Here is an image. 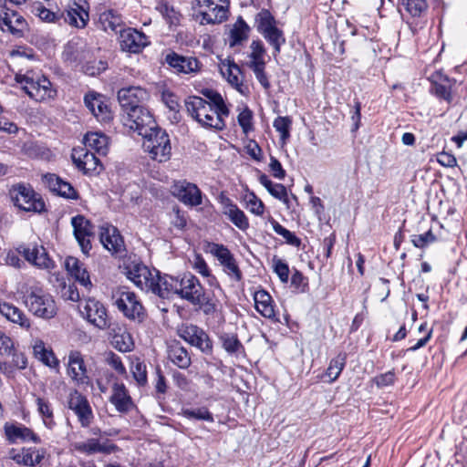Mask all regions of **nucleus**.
Masks as SVG:
<instances>
[{
  "label": "nucleus",
  "instance_id": "28",
  "mask_svg": "<svg viewBox=\"0 0 467 467\" xmlns=\"http://www.w3.org/2000/svg\"><path fill=\"white\" fill-rule=\"evenodd\" d=\"M97 10L99 13V22L103 30L117 33L122 29L123 20L117 11L108 8L105 5H99Z\"/></svg>",
  "mask_w": 467,
  "mask_h": 467
},
{
  "label": "nucleus",
  "instance_id": "53",
  "mask_svg": "<svg viewBox=\"0 0 467 467\" xmlns=\"http://www.w3.org/2000/svg\"><path fill=\"white\" fill-rule=\"evenodd\" d=\"M193 270L204 277H211L215 280V277L211 275L210 268L201 254H194L193 258L190 261Z\"/></svg>",
  "mask_w": 467,
  "mask_h": 467
},
{
  "label": "nucleus",
  "instance_id": "35",
  "mask_svg": "<svg viewBox=\"0 0 467 467\" xmlns=\"http://www.w3.org/2000/svg\"><path fill=\"white\" fill-rule=\"evenodd\" d=\"M111 345L117 350H131L133 340L126 327L116 326L111 328Z\"/></svg>",
  "mask_w": 467,
  "mask_h": 467
},
{
  "label": "nucleus",
  "instance_id": "55",
  "mask_svg": "<svg viewBox=\"0 0 467 467\" xmlns=\"http://www.w3.org/2000/svg\"><path fill=\"white\" fill-rule=\"evenodd\" d=\"M274 272L278 275L282 283H287L289 278V267L282 259L275 256L273 258Z\"/></svg>",
  "mask_w": 467,
  "mask_h": 467
},
{
  "label": "nucleus",
  "instance_id": "51",
  "mask_svg": "<svg viewBox=\"0 0 467 467\" xmlns=\"http://www.w3.org/2000/svg\"><path fill=\"white\" fill-rule=\"evenodd\" d=\"M292 119L290 117H277L273 123L274 128L280 133V139L283 143H285L290 137V128Z\"/></svg>",
  "mask_w": 467,
  "mask_h": 467
},
{
  "label": "nucleus",
  "instance_id": "26",
  "mask_svg": "<svg viewBox=\"0 0 467 467\" xmlns=\"http://www.w3.org/2000/svg\"><path fill=\"white\" fill-rule=\"evenodd\" d=\"M99 239L103 246L112 254H118L124 249V242L118 229L109 224L101 225Z\"/></svg>",
  "mask_w": 467,
  "mask_h": 467
},
{
  "label": "nucleus",
  "instance_id": "56",
  "mask_svg": "<svg viewBox=\"0 0 467 467\" xmlns=\"http://www.w3.org/2000/svg\"><path fill=\"white\" fill-rule=\"evenodd\" d=\"M183 415L188 419L202 420L213 422V417L206 408H198L194 410H184Z\"/></svg>",
  "mask_w": 467,
  "mask_h": 467
},
{
  "label": "nucleus",
  "instance_id": "34",
  "mask_svg": "<svg viewBox=\"0 0 467 467\" xmlns=\"http://www.w3.org/2000/svg\"><path fill=\"white\" fill-rule=\"evenodd\" d=\"M64 19L70 26L78 28H83L87 26L89 16L85 5L74 3L73 5L66 11Z\"/></svg>",
  "mask_w": 467,
  "mask_h": 467
},
{
  "label": "nucleus",
  "instance_id": "27",
  "mask_svg": "<svg viewBox=\"0 0 467 467\" xmlns=\"http://www.w3.org/2000/svg\"><path fill=\"white\" fill-rule=\"evenodd\" d=\"M42 180L47 187H48L51 192L57 193V195L67 199H78L77 191L73 188V186L69 182L63 181L56 174L47 173L43 175Z\"/></svg>",
  "mask_w": 467,
  "mask_h": 467
},
{
  "label": "nucleus",
  "instance_id": "15",
  "mask_svg": "<svg viewBox=\"0 0 467 467\" xmlns=\"http://www.w3.org/2000/svg\"><path fill=\"white\" fill-rule=\"evenodd\" d=\"M18 253L35 267L50 272L55 268V262L48 255L46 248L42 245L20 246Z\"/></svg>",
  "mask_w": 467,
  "mask_h": 467
},
{
  "label": "nucleus",
  "instance_id": "3",
  "mask_svg": "<svg viewBox=\"0 0 467 467\" xmlns=\"http://www.w3.org/2000/svg\"><path fill=\"white\" fill-rule=\"evenodd\" d=\"M127 277L140 290L150 292L162 298L163 284L168 275L161 276L155 269L150 270L140 263H132L127 267Z\"/></svg>",
  "mask_w": 467,
  "mask_h": 467
},
{
  "label": "nucleus",
  "instance_id": "62",
  "mask_svg": "<svg viewBox=\"0 0 467 467\" xmlns=\"http://www.w3.org/2000/svg\"><path fill=\"white\" fill-rule=\"evenodd\" d=\"M432 89L438 98L444 99L448 103L452 101V95L450 85L435 83Z\"/></svg>",
  "mask_w": 467,
  "mask_h": 467
},
{
  "label": "nucleus",
  "instance_id": "44",
  "mask_svg": "<svg viewBox=\"0 0 467 467\" xmlns=\"http://www.w3.org/2000/svg\"><path fill=\"white\" fill-rule=\"evenodd\" d=\"M192 305L197 306L205 315H213L218 310L219 301L213 296L204 292L202 296H200V301Z\"/></svg>",
  "mask_w": 467,
  "mask_h": 467
},
{
  "label": "nucleus",
  "instance_id": "45",
  "mask_svg": "<svg viewBox=\"0 0 467 467\" xmlns=\"http://www.w3.org/2000/svg\"><path fill=\"white\" fill-rule=\"evenodd\" d=\"M401 5L412 17H420L427 11V0H401Z\"/></svg>",
  "mask_w": 467,
  "mask_h": 467
},
{
  "label": "nucleus",
  "instance_id": "21",
  "mask_svg": "<svg viewBox=\"0 0 467 467\" xmlns=\"http://www.w3.org/2000/svg\"><path fill=\"white\" fill-rule=\"evenodd\" d=\"M119 33V46L123 51L136 54L149 45L148 36L137 29H120Z\"/></svg>",
  "mask_w": 467,
  "mask_h": 467
},
{
  "label": "nucleus",
  "instance_id": "63",
  "mask_svg": "<svg viewBox=\"0 0 467 467\" xmlns=\"http://www.w3.org/2000/svg\"><path fill=\"white\" fill-rule=\"evenodd\" d=\"M378 388H385L392 385L395 381V374L393 371H388L380 374L373 379Z\"/></svg>",
  "mask_w": 467,
  "mask_h": 467
},
{
  "label": "nucleus",
  "instance_id": "25",
  "mask_svg": "<svg viewBox=\"0 0 467 467\" xmlns=\"http://www.w3.org/2000/svg\"><path fill=\"white\" fill-rule=\"evenodd\" d=\"M167 64L177 73L195 74L201 70L202 64L194 57H184L172 52L166 56Z\"/></svg>",
  "mask_w": 467,
  "mask_h": 467
},
{
  "label": "nucleus",
  "instance_id": "33",
  "mask_svg": "<svg viewBox=\"0 0 467 467\" xmlns=\"http://www.w3.org/2000/svg\"><path fill=\"white\" fill-rule=\"evenodd\" d=\"M0 314L10 322L17 324L23 328L30 327V320L25 313L12 303L0 299Z\"/></svg>",
  "mask_w": 467,
  "mask_h": 467
},
{
  "label": "nucleus",
  "instance_id": "59",
  "mask_svg": "<svg viewBox=\"0 0 467 467\" xmlns=\"http://www.w3.org/2000/svg\"><path fill=\"white\" fill-rule=\"evenodd\" d=\"M34 356L36 359L51 368L58 367L59 360L55 356V352H34Z\"/></svg>",
  "mask_w": 467,
  "mask_h": 467
},
{
  "label": "nucleus",
  "instance_id": "50",
  "mask_svg": "<svg viewBox=\"0 0 467 467\" xmlns=\"http://www.w3.org/2000/svg\"><path fill=\"white\" fill-rule=\"evenodd\" d=\"M273 230L275 234L278 235H281L285 242L288 244L294 245V246H299L301 244V241L298 237L296 236V234L284 226H282L277 221L272 219L270 221Z\"/></svg>",
  "mask_w": 467,
  "mask_h": 467
},
{
  "label": "nucleus",
  "instance_id": "20",
  "mask_svg": "<svg viewBox=\"0 0 467 467\" xmlns=\"http://www.w3.org/2000/svg\"><path fill=\"white\" fill-rule=\"evenodd\" d=\"M0 28L4 32H9L16 37H22L28 31L26 19L13 10L0 11Z\"/></svg>",
  "mask_w": 467,
  "mask_h": 467
},
{
  "label": "nucleus",
  "instance_id": "8",
  "mask_svg": "<svg viewBox=\"0 0 467 467\" xmlns=\"http://www.w3.org/2000/svg\"><path fill=\"white\" fill-rule=\"evenodd\" d=\"M275 23V17L266 9L261 10L255 16L257 31L273 47L274 56L280 53L281 47L285 43L284 33L276 27Z\"/></svg>",
  "mask_w": 467,
  "mask_h": 467
},
{
  "label": "nucleus",
  "instance_id": "17",
  "mask_svg": "<svg viewBox=\"0 0 467 467\" xmlns=\"http://www.w3.org/2000/svg\"><path fill=\"white\" fill-rule=\"evenodd\" d=\"M149 99V93L140 87H128L120 88L118 91V100L124 113L139 107H143V103Z\"/></svg>",
  "mask_w": 467,
  "mask_h": 467
},
{
  "label": "nucleus",
  "instance_id": "40",
  "mask_svg": "<svg viewBox=\"0 0 467 467\" xmlns=\"http://www.w3.org/2000/svg\"><path fill=\"white\" fill-rule=\"evenodd\" d=\"M251 52L248 56L250 61L248 63L249 67H256L265 66V48L260 40H254L250 45Z\"/></svg>",
  "mask_w": 467,
  "mask_h": 467
},
{
  "label": "nucleus",
  "instance_id": "38",
  "mask_svg": "<svg viewBox=\"0 0 467 467\" xmlns=\"http://www.w3.org/2000/svg\"><path fill=\"white\" fill-rule=\"evenodd\" d=\"M74 447L76 451L87 454H93L96 452L111 453L117 449V446L114 444H100L96 439H89L86 441L77 442Z\"/></svg>",
  "mask_w": 467,
  "mask_h": 467
},
{
  "label": "nucleus",
  "instance_id": "46",
  "mask_svg": "<svg viewBox=\"0 0 467 467\" xmlns=\"http://www.w3.org/2000/svg\"><path fill=\"white\" fill-rule=\"evenodd\" d=\"M346 358H347L345 354L339 353L334 359L330 361L326 372V375L329 378L330 382L335 381L340 375L346 364Z\"/></svg>",
  "mask_w": 467,
  "mask_h": 467
},
{
  "label": "nucleus",
  "instance_id": "52",
  "mask_svg": "<svg viewBox=\"0 0 467 467\" xmlns=\"http://www.w3.org/2000/svg\"><path fill=\"white\" fill-rule=\"evenodd\" d=\"M33 454L31 450L23 449L21 451H16L12 449L9 451V457L14 460L17 464L26 467H33Z\"/></svg>",
  "mask_w": 467,
  "mask_h": 467
},
{
  "label": "nucleus",
  "instance_id": "18",
  "mask_svg": "<svg viewBox=\"0 0 467 467\" xmlns=\"http://www.w3.org/2000/svg\"><path fill=\"white\" fill-rule=\"evenodd\" d=\"M71 224L74 236L84 254L91 249V238L94 236V226L83 215L72 217Z\"/></svg>",
  "mask_w": 467,
  "mask_h": 467
},
{
  "label": "nucleus",
  "instance_id": "22",
  "mask_svg": "<svg viewBox=\"0 0 467 467\" xmlns=\"http://www.w3.org/2000/svg\"><path fill=\"white\" fill-rule=\"evenodd\" d=\"M180 337L192 347L200 350H210L213 343L208 334L194 325L184 326L179 329Z\"/></svg>",
  "mask_w": 467,
  "mask_h": 467
},
{
  "label": "nucleus",
  "instance_id": "57",
  "mask_svg": "<svg viewBox=\"0 0 467 467\" xmlns=\"http://www.w3.org/2000/svg\"><path fill=\"white\" fill-rule=\"evenodd\" d=\"M436 241V236L433 234L431 230H429L425 234H414L411 236V242L413 245L417 248H424L430 244H432Z\"/></svg>",
  "mask_w": 467,
  "mask_h": 467
},
{
  "label": "nucleus",
  "instance_id": "61",
  "mask_svg": "<svg viewBox=\"0 0 467 467\" xmlns=\"http://www.w3.org/2000/svg\"><path fill=\"white\" fill-rule=\"evenodd\" d=\"M222 346L224 350H238L241 347V343L237 337L234 334H223L221 337Z\"/></svg>",
  "mask_w": 467,
  "mask_h": 467
},
{
  "label": "nucleus",
  "instance_id": "58",
  "mask_svg": "<svg viewBox=\"0 0 467 467\" xmlns=\"http://www.w3.org/2000/svg\"><path fill=\"white\" fill-rule=\"evenodd\" d=\"M169 359L180 368H187L191 365L189 352H169Z\"/></svg>",
  "mask_w": 467,
  "mask_h": 467
},
{
  "label": "nucleus",
  "instance_id": "24",
  "mask_svg": "<svg viewBox=\"0 0 467 467\" xmlns=\"http://www.w3.org/2000/svg\"><path fill=\"white\" fill-rule=\"evenodd\" d=\"M219 202L222 205V213L232 223L242 231L249 227V221L245 213L227 196L221 194Z\"/></svg>",
  "mask_w": 467,
  "mask_h": 467
},
{
  "label": "nucleus",
  "instance_id": "39",
  "mask_svg": "<svg viewBox=\"0 0 467 467\" xmlns=\"http://www.w3.org/2000/svg\"><path fill=\"white\" fill-rule=\"evenodd\" d=\"M249 31H250V27L245 23V21L240 17L235 22L233 28L230 30V34H229L230 47L241 45L244 41H245L248 38Z\"/></svg>",
  "mask_w": 467,
  "mask_h": 467
},
{
  "label": "nucleus",
  "instance_id": "11",
  "mask_svg": "<svg viewBox=\"0 0 467 467\" xmlns=\"http://www.w3.org/2000/svg\"><path fill=\"white\" fill-rule=\"evenodd\" d=\"M81 317L99 329H106L109 327L108 311L103 303L94 297H88L79 305Z\"/></svg>",
  "mask_w": 467,
  "mask_h": 467
},
{
  "label": "nucleus",
  "instance_id": "19",
  "mask_svg": "<svg viewBox=\"0 0 467 467\" xmlns=\"http://www.w3.org/2000/svg\"><path fill=\"white\" fill-rule=\"evenodd\" d=\"M72 160L78 170L87 175H96L102 170V165L95 152L89 151L88 149L81 148L74 150Z\"/></svg>",
  "mask_w": 467,
  "mask_h": 467
},
{
  "label": "nucleus",
  "instance_id": "16",
  "mask_svg": "<svg viewBox=\"0 0 467 467\" xmlns=\"http://www.w3.org/2000/svg\"><path fill=\"white\" fill-rule=\"evenodd\" d=\"M171 192L174 197L188 206H198L202 202V194L198 186L185 180L174 182Z\"/></svg>",
  "mask_w": 467,
  "mask_h": 467
},
{
  "label": "nucleus",
  "instance_id": "6",
  "mask_svg": "<svg viewBox=\"0 0 467 467\" xmlns=\"http://www.w3.org/2000/svg\"><path fill=\"white\" fill-rule=\"evenodd\" d=\"M29 311L35 316L50 319L57 315V307L53 296L39 286H31L26 297Z\"/></svg>",
  "mask_w": 467,
  "mask_h": 467
},
{
  "label": "nucleus",
  "instance_id": "9",
  "mask_svg": "<svg viewBox=\"0 0 467 467\" xmlns=\"http://www.w3.org/2000/svg\"><path fill=\"white\" fill-rule=\"evenodd\" d=\"M117 308L129 319L142 322L146 317L144 307L134 292L119 287L112 293Z\"/></svg>",
  "mask_w": 467,
  "mask_h": 467
},
{
  "label": "nucleus",
  "instance_id": "10",
  "mask_svg": "<svg viewBox=\"0 0 467 467\" xmlns=\"http://www.w3.org/2000/svg\"><path fill=\"white\" fill-rule=\"evenodd\" d=\"M123 123L141 137L158 127L153 116L144 106L126 112L123 115Z\"/></svg>",
  "mask_w": 467,
  "mask_h": 467
},
{
  "label": "nucleus",
  "instance_id": "30",
  "mask_svg": "<svg viewBox=\"0 0 467 467\" xmlns=\"http://www.w3.org/2000/svg\"><path fill=\"white\" fill-rule=\"evenodd\" d=\"M221 73L237 91L244 93L246 88L244 86V75L238 65L234 61L225 60L222 62Z\"/></svg>",
  "mask_w": 467,
  "mask_h": 467
},
{
  "label": "nucleus",
  "instance_id": "29",
  "mask_svg": "<svg viewBox=\"0 0 467 467\" xmlns=\"http://www.w3.org/2000/svg\"><path fill=\"white\" fill-rule=\"evenodd\" d=\"M65 267L68 274L76 279L82 286L89 290L92 283L84 264L78 258L68 256L65 260Z\"/></svg>",
  "mask_w": 467,
  "mask_h": 467
},
{
  "label": "nucleus",
  "instance_id": "54",
  "mask_svg": "<svg viewBox=\"0 0 467 467\" xmlns=\"http://www.w3.org/2000/svg\"><path fill=\"white\" fill-rule=\"evenodd\" d=\"M69 368L75 378L81 377L85 374L86 368L84 361L80 357V352H71L69 356Z\"/></svg>",
  "mask_w": 467,
  "mask_h": 467
},
{
  "label": "nucleus",
  "instance_id": "14",
  "mask_svg": "<svg viewBox=\"0 0 467 467\" xmlns=\"http://www.w3.org/2000/svg\"><path fill=\"white\" fill-rule=\"evenodd\" d=\"M68 409L71 410L83 428H88L93 421L94 415L88 399L78 390L69 393L67 400Z\"/></svg>",
  "mask_w": 467,
  "mask_h": 467
},
{
  "label": "nucleus",
  "instance_id": "36",
  "mask_svg": "<svg viewBox=\"0 0 467 467\" xmlns=\"http://www.w3.org/2000/svg\"><path fill=\"white\" fill-rule=\"evenodd\" d=\"M85 149L89 151L94 150L100 155H106L108 152V137L99 132H89L84 138Z\"/></svg>",
  "mask_w": 467,
  "mask_h": 467
},
{
  "label": "nucleus",
  "instance_id": "48",
  "mask_svg": "<svg viewBox=\"0 0 467 467\" xmlns=\"http://www.w3.org/2000/svg\"><path fill=\"white\" fill-rule=\"evenodd\" d=\"M244 202L250 213L261 216L265 212L264 202L253 192H249L244 195Z\"/></svg>",
  "mask_w": 467,
  "mask_h": 467
},
{
  "label": "nucleus",
  "instance_id": "12",
  "mask_svg": "<svg viewBox=\"0 0 467 467\" xmlns=\"http://www.w3.org/2000/svg\"><path fill=\"white\" fill-rule=\"evenodd\" d=\"M11 198L16 206L26 212L40 213L45 202L30 187L19 184L11 190Z\"/></svg>",
  "mask_w": 467,
  "mask_h": 467
},
{
  "label": "nucleus",
  "instance_id": "37",
  "mask_svg": "<svg viewBox=\"0 0 467 467\" xmlns=\"http://www.w3.org/2000/svg\"><path fill=\"white\" fill-rule=\"evenodd\" d=\"M5 431L7 439L12 442H16L17 440L32 441L36 443L40 441L39 438L30 429L24 426L5 425Z\"/></svg>",
  "mask_w": 467,
  "mask_h": 467
},
{
  "label": "nucleus",
  "instance_id": "47",
  "mask_svg": "<svg viewBox=\"0 0 467 467\" xmlns=\"http://www.w3.org/2000/svg\"><path fill=\"white\" fill-rule=\"evenodd\" d=\"M203 94L209 99L210 101L208 102L212 104L217 112H219L221 115H223L224 117L229 116L230 110L225 105L223 97L218 92L206 90Z\"/></svg>",
  "mask_w": 467,
  "mask_h": 467
},
{
  "label": "nucleus",
  "instance_id": "49",
  "mask_svg": "<svg viewBox=\"0 0 467 467\" xmlns=\"http://www.w3.org/2000/svg\"><path fill=\"white\" fill-rule=\"evenodd\" d=\"M134 379L140 386H145L147 384V369L146 365L140 358L132 359L130 367Z\"/></svg>",
  "mask_w": 467,
  "mask_h": 467
},
{
  "label": "nucleus",
  "instance_id": "60",
  "mask_svg": "<svg viewBox=\"0 0 467 467\" xmlns=\"http://www.w3.org/2000/svg\"><path fill=\"white\" fill-rule=\"evenodd\" d=\"M252 119L253 113L247 108H245L238 115V123L245 134H247L252 130Z\"/></svg>",
  "mask_w": 467,
  "mask_h": 467
},
{
  "label": "nucleus",
  "instance_id": "5",
  "mask_svg": "<svg viewBox=\"0 0 467 467\" xmlns=\"http://www.w3.org/2000/svg\"><path fill=\"white\" fill-rule=\"evenodd\" d=\"M229 5V0H193L192 9L201 25H214L227 19Z\"/></svg>",
  "mask_w": 467,
  "mask_h": 467
},
{
  "label": "nucleus",
  "instance_id": "2",
  "mask_svg": "<svg viewBox=\"0 0 467 467\" xmlns=\"http://www.w3.org/2000/svg\"><path fill=\"white\" fill-rule=\"evenodd\" d=\"M15 79L20 84L22 89L36 101L53 99L57 96V90L53 88L50 80L39 72L28 70L24 74L17 73Z\"/></svg>",
  "mask_w": 467,
  "mask_h": 467
},
{
  "label": "nucleus",
  "instance_id": "23",
  "mask_svg": "<svg viewBox=\"0 0 467 467\" xmlns=\"http://www.w3.org/2000/svg\"><path fill=\"white\" fill-rule=\"evenodd\" d=\"M84 102L88 110L99 121L106 122L111 119V110L104 96L90 92L85 96Z\"/></svg>",
  "mask_w": 467,
  "mask_h": 467
},
{
  "label": "nucleus",
  "instance_id": "42",
  "mask_svg": "<svg viewBox=\"0 0 467 467\" xmlns=\"http://www.w3.org/2000/svg\"><path fill=\"white\" fill-rule=\"evenodd\" d=\"M37 410L42 416L43 422L48 429H53L56 425L54 420L53 410L51 404L45 399H36Z\"/></svg>",
  "mask_w": 467,
  "mask_h": 467
},
{
  "label": "nucleus",
  "instance_id": "1",
  "mask_svg": "<svg viewBox=\"0 0 467 467\" xmlns=\"http://www.w3.org/2000/svg\"><path fill=\"white\" fill-rule=\"evenodd\" d=\"M163 285L162 298H170L173 295H178L192 305L198 303L200 296H202L205 292L199 279L192 274H186L181 279L168 275Z\"/></svg>",
  "mask_w": 467,
  "mask_h": 467
},
{
  "label": "nucleus",
  "instance_id": "13",
  "mask_svg": "<svg viewBox=\"0 0 467 467\" xmlns=\"http://www.w3.org/2000/svg\"><path fill=\"white\" fill-rule=\"evenodd\" d=\"M211 254L217 258L223 272L234 281H241L243 275L234 254L223 244L213 243L210 245Z\"/></svg>",
  "mask_w": 467,
  "mask_h": 467
},
{
  "label": "nucleus",
  "instance_id": "32",
  "mask_svg": "<svg viewBox=\"0 0 467 467\" xmlns=\"http://www.w3.org/2000/svg\"><path fill=\"white\" fill-rule=\"evenodd\" d=\"M254 306L264 317L275 319L276 317L275 305L271 295L265 290H258L254 295Z\"/></svg>",
  "mask_w": 467,
  "mask_h": 467
},
{
  "label": "nucleus",
  "instance_id": "43",
  "mask_svg": "<svg viewBox=\"0 0 467 467\" xmlns=\"http://www.w3.org/2000/svg\"><path fill=\"white\" fill-rule=\"evenodd\" d=\"M31 12L36 16L39 17L40 20L47 23L56 22L59 16V12H54L47 8L42 3L36 2L33 4Z\"/></svg>",
  "mask_w": 467,
  "mask_h": 467
},
{
  "label": "nucleus",
  "instance_id": "64",
  "mask_svg": "<svg viewBox=\"0 0 467 467\" xmlns=\"http://www.w3.org/2000/svg\"><path fill=\"white\" fill-rule=\"evenodd\" d=\"M269 193L288 206L289 201L287 197V192L286 188L283 184L275 183L272 189H269Z\"/></svg>",
  "mask_w": 467,
  "mask_h": 467
},
{
  "label": "nucleus",
  "instance_id": "7",
  "mask_svg": "<svg viewBox=\"0 0 467 467\" xmlns=\"http://www.w3.org/2000/svg\"><path fill=\"white\" fill-rule=\"evenodd\" d=\"M142 147L150 157L159 162L167 161L171 155V145L168 133L157 127L142 137Z\"/></svg>",
  "mask_w": 467,
  "mask_h": 467
},
{
  "label": "nucleus",
  "instance_id": "31",
  "mask_svg": "<svg viewBox=\"0 0 467 467\" xmlns=\"http://www.w3.org/2000/svg\"><path fill=\"white\" fill-rule=\"evenodd\" d=\"M110 402L119 412H128L133 407L131 397L123 383H114Z\"/></svg>",
  "mask_w": 467,
  "mask_h": 467
},
{
  "label": "nucleus",
  "instance_id": "41",
  "mask_svg": "<svg viewBox=\"0 0 467 467\" xmlns=\"http://www.w3.org/2000/svg\"><path fill=\"white\" fill-rule=\"evenodd\" d=\"M156 10L171 26H176L180 23L181 14L172 5L166 1H160L156 5Z\"/></svg>",
  "mask_w": 467,
  "mask_h": 467
},
{
  "label": "nucleus",
  "instance_id": "4",
  "mask_svg": "<svg viewBox=\"0 0 467 467\" xmlns=\"http://www.w3.org/2000/svg\"><path fill=\"white\" fill-rule=\"evenodd\" d=\"M188 113L199 124L205 128L223 130L225 122L223 115H221L213 109L211 103L201 97H189L185 101Z\"/></svg>",
  "mask_w": 467,
  "mask_h": 467
}]
</instances>
